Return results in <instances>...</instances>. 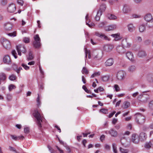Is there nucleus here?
Masks as SVG:
<instances>
[{
    "mask_svg": "<svg viewBox=\"0 0 153 153\" xmlns=\"http://www.w3.org/2000/svg\"><path fill=\"white\" fill-rule=\"evenodd\" d=\"M113 48V46L111 45H105L103 47V51L106 52H109L111 51Z\"/></svg>",
    "mask_w": 153,
    "mask_h": 153,
    "instance_id": "6e6552de",
    "label": "nucleus"
},
{
    "mask_svg": "<svg viewBox=\"0 0 153 153\" xmlns=\"http://www.w3.org/2000/svg\"><path fill=\"white\" fill-rule=\"evenodd\" d=\"M126 56L127 58L132 62L134 61L133 53L131 51H128L126 53Z\"/></svg>",
    "mask_w": 153,
    "mask_h": 153,
    "instance_id": "9d476101",
    "label": "nucleus"
},
{
    "mask_svg": "<svg viewBox=\"0 0 153 153\" xmlns=\"http://www.w3.org/2000/svg\"><path fill=\"white\" fill-rule=\"evenodd\" d=\"M147 138L146 134L144 132H142L140 134L139 137V140L144 141Z\"/></svg>",
    "mask_w": 153,
    "mask_h": 153,
    "instance_id": "9b49d317",
    "label": "nucleus"
},
{
    "mask_svg": "<svg viewBox=\"0 0 153 153\" xmlns=\"http://www.w3.org/2000/svg\"><path fill=\"white\" fill-rule=\"evenodd\" d=\"M126 75V73L124 71H120L117 72V77L118 80H122L124 79Z\"/></svg>",
    "mask_w": 153,
    "mask_h": 153,
    "instance_id": "20e7f679",
    "label": "nucleus"
},
{
    "mask_svg": "<svg viewBox=\"0 0 153 153\" xmlns=\"http://www.w3.org/2000/svg\"><path fill=\"white\" fill-rule=\"evenodd\" d=\"M22 65L26 70H27L29 69V67L25 65L24 64H22Z\"/></svg>",
    "mask_w": 153,
    "mask_h": 153,
    "instance_id": "bf43d9fd",
    "label": "nucleus"
},
{
    "mask_svg": "<svg viewBox=\"0 0 153 153\" xmlns=\"http://www.w3.org/2000/svg\"><path fill=\"white\" fill-rule=\"evenodd\" d=\"M9 149L10 151L14 152H15V153H18V152L16 151L15 148L13 147L10 146H9Z\"/></svg>",
    "mask_w": 153,
    "mask_h": 153,
    "instance_id": "79ce46f5",
    "label": "nucleus"
},
{
    "mask_svg": "<svg viewBox=\"0 0 153 153\" xmlns=\"http://www.w3.org/2000/svg\"><path fill=\"white\" fill-rule=\"evenodd\" d=\"M21 46L22 47L21 48V52H22L24 53H26V50H25V47L23 46H22V45H21Z\"/></svg>",
    "mask_w": 153,
    "mask_h": 153,
    "instance_id": "052dcab7",
    "label": "nucleus"
},
{
    "mask_svg": "<svg viewBox=\"0 0 153 153\" xmlns=\"http://www.w3.org/2000/svg\"><path fill=\"white\" fill-rule=\"evenodd\" d=\"M123 48L122 47H118L117 48V51L119 53H122L123 52H122L120 50H123Z\"/></svg>",
    "mask_w": 153,
    "mask_h": 153,
    "instance_id": "680f3d73",
    "label": "nucleus"
},
{
    "mask_svg": "<svg viewBox=\"0 0 153 153\" xmlns=\"http://www.w3.org/2000/svg\"><path fill=\"white\" fill-rule=\"evenodd\" d=\"M108 133L110 134L112 137H116L117 135V132L113 129H111L108 131Z\"/></svg>",
    "mask_w": 153,
    "mask_h": 153,
    "instance_id": "f3484780",
    "label": "nucleus"
},
{
    "mask_svg": "<svg viewBox=\"0 0 153 153\" xmlns=\"http://www.w3.org/2000/svg\"><path fill=\"white\" fill-rule=\"evenodd\" d=\"M122 44L124 48H129L131 46V44L127 42L126 39L125 41H122Z\"/></svg>",
    "mask_w": 153,
    "mask_h": 153,
    "instance_id": "aec40b11",
    "label": "nucleus"
},
{
    "mask_svg": "<svg viewBox=\"0 0 153 153\" xmlns=\"http://www.w3.org/2000/svg\"><path fill=\"white\" fill-rule=\"evenodd\" d=\"M84 50H85V57H86V58L88 54H88H90V53H91L90 51L87 50V49L86 48H84Z\"/></svg>",
    "mask_w": 153,
    "mask_h": 153,
    "instance_id": "8fccbe9b",
    "label": "nucleus"
},
{
    "mask_svg": "<svg viewBox=\"0 0 153 153\" xmlns=\"http://www.w3.org/2000/svg\"><path fill=\"white\" fill-rule=\"evenodd\" d=\"M82 88L84 90L85 92L87 93L91 94V91L90 90H88L85 85L82 86Z\"/></svg>",
    "mask_w": 153,
    "mask_h": 153,
    "instance_id": "4c0bfd02",
    "label": "nucleus"
},
{
    "mask_svg": "<svg viewBox=\"0 0 153 153\" xmlns=\"http://www.w3.org/2000/svg\"><path fill=\"white\" fill-rule=\"evenodd\" d=\"M128 10L127 9V6L126 5H124L123 8V11L124 13H127L128 12Z\"/></svg>",
    "mask_w": 153,
    "mask_h": 153,
    "instance_id": "a18cd8bd",
    "label": "nucleus"
},
{
    "mask_svg": "<svg viewBox=\"0 0 153 153\" xmlns=\"http://www.w3.org/2000/svg\"><path fill=\"white\" fill-rule=\"evenodd\" d=\"M136 69V67L134 65H132L128 67V70L130 72H133L135 71Z\"/></svg>",
    "mask_w": 153,
    "mask_h": 153,
    "instance_id": "a878e982",
    "label": "nucleus"
},
{
    "mask_svg": "<svg viewBox=\"0 0 153 153\" xmlns=\"http://www.w3.org/2000/svg\"><path fill=\"white\" fill-rule=\"evenodd\" d=\"M152 145V142L151 141H149V142L146 143L145 145V147L146 149H149L151 148Z\"/></svg>",
    "mask_w": 153,
    "mask_h": 153,
    "instance_id": "2f4dec72",
    "label": "nucleus"
},
{
    "mask_svg": "<svg viewBox=\"0 0 153 153\" xmlns=\"http://www.w3.org/2000/svg\"><path fill=\"white\" fill-rule=\"evenodd\" d=\"M13 67L14 68H15V70H16V71L18 74H19L20 71L22 69V68L21 67H19L18 69L17 66L15 64H14L13 65Z\"/></svg>",
    "mask_w": 153,
    "mask_h": 153,
    "instance_id": "bb28decb",
    "label": "nucleus"
},
{
    "mask_svg": "<svg viewBox=\"0 0 153 153\" xmlns=\"http://www.w3.org/2000/svg\"><path fill=\"white\" fill-rule=\"evenodd\" d=\"M34 41L33 42H39L41 39L38 34H37L34 36Z\"/></svg>",
    "mask_w": 153,
    "mask_h": 153,
    "instance_id": "72a5a7b5",
    "label": "nucleus"
},
{
    "mask_svg": "<svg viewBox=\"0 0 153 153\" xmlns=\"http://www.w3.org/2000/svg\"><path fill=\"white\" fill-rule=\"evenodd\" d=\"M24 42L26 43L30 42V38H29L25 37L23 39Z\"/></svg>",
    "mask_w": 153,
    "mask_h": 153,
    "instance_id": "09e8293b",
    "label": "nucleus"
},
{
    "mask_svg": "<svg viewBox=\"0 0 153 153\" xmlns=\"http://www.w3.org/2000/svg\"><path fill=\"white\" fill-rule=\"evenodd\" d=\"M130 103L127 101H125L123 102L122 107L124 109L127 108L130 106Z\"/></svg>",
    "mask_w": 153,
    "mask_h": 153,
    "instance_id": "412c9836",
    "label": "nucleus"
},
{
    "mask_svg": "<svg viewBox=\"0 0 153 153\" xmlns=\"http://www.w3.org/2000/svg\"><path fill=\"white\" fill-rule=\"evenodd\" d=\"M137 123L140 125L143 124L145 122V117L139 113L136 114L134 115Z\"/></svg>",
    "mask_w": 153,
    "mask_h": 153,
    "instance_id": "f03ea898",
    "label": "nucleus"
},
{
    "mask_svg": "<svg viewBox=\"0 0 153 153\" xmlns=\"http://www.w3.org/2000/svg\"><path fill=\"white\" fill-rule=\"evenodd\" d=\"M9 135L11 137L12 139L15 140H17V136L15 135H13L12 134H10Z\"/></svg>",
    "mask_w": 153,
    "mask_h": 153,
    "instance_id": "4d7b16f0",
    "label": "nucleus"
},
{
    "mask_svg": "<svg viewBox=\"0 0 153 153\" xmlns=\"http://www.w3.org/2000/svg\"><path fill=\"white\" fill-rule=\"evenodd\" d=\"M149 107L151 109L153 110V101H151L149 103Z\"/></svg>",
    "mask_w": 153,
    "mask_h": 153,
    "instance_id": "6e6d98bb",
    "label": "nucleus"
},
{
    "mask_svg": "<svg viewBox=\"0 0 153 153\" xmlns=\"http://www.w3.org/2000/svg\"><path fill=\"white\" fill-rule=\"evenodd\" d=\"M17 3L20 5L23 6L24 2L22 0H18Z\"/></svg>",
    "mask_w": 153,
    "mask_h": 153,
    "instance_id": "0e129e2a",
    "label": "nucleus"
},
{
    "mask_svg": "<svg viewBox=\"0 0 153 153\" xmlns=\"http://www.w3.org/2000/svg\"><path fill=\"white\" fill-rule=\"evenodd\" d=\"M16 76L14 74H12L10 75L9 77V79L11 81H13L16 80Z\"/></svg>",
    "mask_w": 153,
    "mask_h": 153,
    "instance_id": "58836bf2",
    "label": "nucleus"
},
{
    "mask_svg": "<svg viewBox=\"0 0 153 153\" xmlns=\"http://www.w3.org/2000/svg\"><path fill=\"white\" fill-rule=\"evenodd\" d=\"M6 98L8 101H10L11 99V96L10 94H7V95Z\"/></svg>",
    "mask_w": 153,
    "mask_h": 153,
    "instance_id": "e2e57ef3",
    "label": "nucleus"
},
{
    "mask_svg": "<svg viewBox=\"0 0 153 153\" xmlns=\"http://www.w3.org/2000/svg\"><path fill=\"white\" fill-rule=\"evenodd\" d=\"M147 80L150 82H153V77L151 75H148L147 76Z\"/></svg>",
    "mask_w": 153,
    "mask_h": 153,
    "instance_id": "c9c22d12",
    "label": "nucleus"
},
{
    "mask_svg": "<svg viewBox=\"0 0 153 153\" xmlns=\"http://www.w3.org/2000/svg\"><path fill=\"white\" fill-rule=\"evenodd\" d=\"M7 34L10 36H16V32L14 31L13 33H8Z\"/></svg>",
    "mask_w": 153,
    "mask_h": 153,
    "instance_id": "5fc2aeb1",
    "label": "nucleus"
},
{
    "mask_svg": "<svg viewBox=\"0 0 153 153\" xmlns=\"http://www.w3.org/2000/svg\"><path fill=\"white\" fill-rule=\"evenodd\" d=\"M7 78V76L4 73H0V84L2 82L5 83Z\"/></svg>",
    "mask_w": 153,
    "mask_h": 153,
    "instance_id": "423d86ee",
    "label": "nucleus"
},
{
    "mask_svg": "<svg viewBox=\"0 0 153 153\" xmlns=\"http://www.w3.org/2000/svg\"><path fill=\"white\" fill-rule=\"evenodd\" d=\"M100 75V72H95L91 76V78L94 77L97 75Z\"/></svg>",
    "mask_w": 153,
    "mask_h": 153,
    "instance_id": "c03bdc74",
    "label": "nucleus"
},
{
    "mask_svg": "<svg viewBox=\"0 0 153 153\" xmlns=\"http://www.w3.org/2000/svg\"><path fill=\"white\" fill-rule=\"evenodd\" d=\"M21 45H19L16 46V49L18 53V54L19 55H21V48H22Z\"/></svg>",
    "mask_w": 153,
    "mask_h": 153,
    "instance_id": "cd10ccee",
    "label": "nucleus"
},
{
    "mask_svg": "<svg viewBox=\"0 0 153 153\" xmlns=\"http://www.w3.org/2000/svg\"><path fill=\"white\" fill-rule=\"evenodd\" d=\"M11 53L12 55L14 56L15 59H16L17 58V53L15 50H13L11 51Z\"/></svg>",
    "mask_w": 153,
    "mask_h": 153,
    "instance_id": "37998d69",
    "label": "nucleus"
},
{
    "mask_svg": "<svg viewBox=\"0 0 153 153\" xmlns=\"http://www.w3.org/2000/svg\"><path fill=\"white\" fill-rule=\"evenodd\" d=\"M16 88V86L14 85L10 84L9 86V90L10 91H11L13 89Z\"/></svg>",
    "mask_w": 153,
    "mask_h": 153,
    "instance_id": "49530a36",
    "label": "nucleus"
},
{
    "mask_svg": "<svg viewBox=\"0 0 153 153\" xmlns=\"http://www.w3.org/2000/svg\"><path fill=\"white\" fill-rule=\"evenodd\" d=\"M111 36L113 37L114 38V39L116 41H118L120 39V33H118L115 34H112Z\"/></svg>",
    "mask_w": 153,
    "mask_h": 153,
    "instance_id": "4be33fe9",
    "label": "nucleus"
},
{
    "mask_svg": "<svg viewBox=\"0 0 153 153\" xmlns=\"http://www.w3.org/2000/svg\"><path fill=\"white\" fill-rule=\"evenodd\" d=\"M115 113H116L115 111H114L113 112L109 114L108 115V117L109 118H111L112 117H113V116L115 114Z\"/></svg>",
    "mask_w": 153,
    "mask_h": 153,
    "instance_id": "774afa93",
    "label": "nucleus"
},
{
    "mask_svg": "<svg viewBox=\"0 0 153 153\" xmlns=\"http://www.w3.org/2000/svg\"><path fill=\"white\" fill-rule=\"evenodd\" d=\"M40 42L41 41L36 42H33V44L34 47L36 48H39L41 46Z\"/></svg>",
    "mask_w": 153,
    "mask_h": 153,
    "instance_id": "393cba45",
    "label": "nucleus"
},
{
    "mask_svg": "<svg viewBox=\"0 0 153 153\" xmlns=\"http://www.w3.org/2000/svg\"><path fill=\"white\" fill-rule=\"evenodd\" d=\"M33 115L34 117L36 119V123L38 126L39 128L41 130L42 127L41 123L42 122L43 116L41 115L40 112L37 110L34 111Z\"/></svg>",
    "mask_w": 153,
    "mask_h": 153,
    "instance_id": "f257e3e1",
    "label": "nucleus"
},
{
    "mask_svg": "<svg viewBox=\"0 0 153 153\" xmlns=\"http://www.w3.org/2000/svg\"><path fill=\"white\" fill-rule=\"evenodd\" d=\"M145 29V27L144 25H141L139 27V31L140 32H143Z\"/></svg>",
    "mask_w": 153,
    "mask_h": 153,
    "instance_id": "ea45409f",
    "label": "nucleus"
},
{
    "mask_svg": "<svg viewBox=\"0 0 153 153\" xmlns=\"http://www.w3.org/2000/svg\"><path fill=\"white\" fill-rule=\"evenodd\" d=\"M114 88L115 89V90L116 91H120V88L119 86L117 84H115L114 85Z\"/></svg>",
    "mask_w": 153,
    "mask_h": 153,
    "instance_id": "3c124183",
    "label": "nucleus"
},
{
    "mask_svg": "<svg viewBox=\"0 0 153 153\" xmlns=\"http://www.w3.org/2000/svg\"><path fill=\"white\" fill-rule=\"evenodd\" d=\"M145 19L147 22L151 21L152 19V16L150 14H146L144 17Z\"/></svg>",
    "mask_w": 153,
    "mask_h": 153,
    "instance_id": "5701e85b",
    "label": "nucleus"
},
{
    "mask_svg": "<svg viewBox=\"0 0 153 153\" xmlns=\"http://www.w3.org/2000/svg\"><path fill=\"white\" fill-rule=\"evenodd\" d=\"M147 55L146 52L143 50H140L138 52L137 56L143 58Z\"/></svg>",
    "mask_w": 153,
    "mask_h": 153,
    "instance_id": "ddd939ff",
    "label": "nucleus"
},
{
    "mask_svg": "<svg viewBox=\"0 0 153 153\" xmlns=\"http://www.w3.org/2000/svg\"><path fill=\"white\" fill-rule=\"evenodd\" d=\"M114 61L112 58L108 59L105 63V65L107 66H110L112 65L114 63Z\"/></svg>",
    "mask_w": 153,
    "mask_h": 153,
    "instance_id": "f8f14e48",
    "label": "nucleus"
},
{
    "mask_svg": "<svg viewBox=\"0 0 153 153\" xmlns=\"http://www.w3.org/2000/svg\"><path fill=\"white\" fill-rule=\"evenodd\" d=\"M16 10V7L15 5L12 4H10L7 8V11L10 13H14Z\"/></svg>",
    "mask_w": 153,
    "mask_h": 153,
    "instance_id": "39448f33",
    "label": "nucleus"
},
{
    "mask_svg": "<svg viewBox=\"0 0 153 153\" xmlns=\"http://www.w3.org/2000/svg\"><path fill=\"white\" fill-rule=\"evenodd\" d=\"M106 8V6L105 4H102L100 5V10H100L101 12L102 13L105 11Z\"/></svg>",
    "mask_w": 153,
    "mask_h": 153,
    "instance_id": "c85d7f7f",
    "label": "nucleus"
},
{
    "mask_svg": "<svg viewBox=\"0 0 153 153\" xmlns=\"http://www.w3.org/2000/svg\"><path fill=\"white\" fill-rule=\"evenodd\" d=\"M95 35L105 40H109V39L104 34L99 33L98 32H96L95 34Z\"/></svg>",
    "mask_w": 153,
    "mask_h": 153,
    "instance_id": "1a4fd4ad",
    "label": "nucleus"
},
{
    "mask_svg": "<svg viewBox=\"0 0 153 153\" xmlns=\"http://www.w3.org/2000/svg\"><path fill=\"white\" fill-rule=\"evenodd\" d=\"M107 16L110 19H117V17L114 15L108 14L107 15Z\"/></svg>",
    "mask_w": 153,
    "mask_h": 153,
    "instance_id": "7c9ffc66",
    "label": "nucleus"
},
{
    "mask_svg": "<svg viewBox=\"0 0 153 153\" xmlns=\"http://www.w3.org/2000/svg\"><path fill=\"white\" fill-rule=\"evenodd\" d=\"M128 31L130 32H132L135 30V27L133 26L132 24H130L127 25Z\"/></svg>",
    "mask_w": 153,
    "mask_h": 153,
    "instance_id": "a211bd4d",
    "label": "nucleus"
},
{
    "mask_svg": "<svg viewBox=\"0 0 153 153\" xmlns=\"http://www.w3.org/2000/svg\"><path fill=\"white\" fill-rule=\"evenodd\" d=\"M82 72L83 74H88L89 73V71L88 70L86 67H84L82 71Z\"/></svg>",
    "mask_w": 153,
    "mask_h": 153,
    "instance_id": "f704fd0d",
    "label": "nucleus"
},
{
    "mask_svg": "<svg viewBox=\"0 0 153 153\" xmlns=\"http://www.w3.org/2000/svg\"><path fill=\"white\" fill-rule=\"evenodd\" d=\"M105 137V136L104 134H102L100 137V140L102 142L104 140Z\"/></svg>",
    "mask_w": 153,
    "mask_h": 153,
    "instance_id": "338daca9",
    "label": "nucleus"
},
{
    "mask_svg": "<svg viewBox=\"0 0 153 153\" xmlns=\"http://www.w3.org/2000/svg\"><path fill=\"white\" fill-rule=\"evenodd\" d=\"M137 98L138 100L143 102H147V99L143 97V94L139 95Z\"/></svg>",
    "mask_w": 153,
    "mask_h": 153,
    "instance_id": "dca6fc26",
    "label": "nucleus"
},
{
    "mask_svg": "<svg viewBox=\"0 0 153 153\" xmlns=\"http://www.w3.org/2000/svg\"><path fill=\"white\" fill-rule=\"evenodd\" d=\"M104 148L105 149L109 150L110 149L111 147L109 145L107 144H105L104 145Z\"/></svg>",
    "mask_w": 153,
    "mask_h": 153,
    "instance_id": "13d9d810",
    "label": "nucleus"
},
{
    "mask_svg": "<svg viewBox=\"0 0 153 153\" xmlns=\"http://www.w3.org/2000/svg\"><path fill=\"white\" fill-rule=\"evenodd\" d=\"M110 78V76L108 75H105L103 76L102 77V79L103 81L106 82L108 81Z\"/></svg>",
    "mask_w": 153,
    "mask_h": 153,
    "instance_id": "c756f323",
    "label": "nucleus"
},
{
    "mask_svg": "<svg viewBox=\"0 0 153 153\" xmlns=\"http://www.w3.org/2000/svg\"><path fill=\"white\" fill-rule=\"evenodd\" d=\"M17 140H23L24 138V137L22 135H21L20 136H17Z\"/></svg>",
    "mask_w": 153,
    "mask_h": 153,
    "instance_id": "69168bd1",
    "label": "nucleus"
},
{
    "mask_svg": "<svg viewBox=\"0 0 153 153\" xmlns=\"http://www.w3.org/2000/svg\"><path fill=\"white\" fill-rule=\"evenodd\" d=\"M12 27V25L10 23H7L5 25V28L7 31H8L11 30Z\"/></svg>",
    "mask_w": 153,
    "mask_h": 153,
    "instance_id": "6ab92c4d",
    "label": "nucleus"
},
{
    "mask_svg": "<svg viewBox=\"0 0 153 153\" xmlns=\"http://www.w3.org/2000/svg\"><path fill=\"white\" fill-rule=\"evenodd\" d=\"M37 102V106L39 107L41 104V101L39 95V94H38V97L36 99V100Z\"/></svg>",
    "mask_w": 153,
    "mask_h": 153,
    "instance_id": "473e14b6",
    "label": "nucleus"
},
{
    "mask_svg": "<svg viewBox=\"0 0 153 153\" xmlns=\"http://www.w3.org/2000/svg\"><path fill=\"white\" fill-rule=\"evenodd\" d=\"M102 14V13L101 12L100 10H98L97 13V14L95 17V19L97 21H99L100 19V16H101Z\"/></svg>",
    "mask_w": 153,
    "mask_h": 153,
    "instance_id": "b1692460",
    "label": "nucleus"
},
{
    "mask_svg": "<svg viewBox=\"0 0 153 153\" xmlns=\"http://www.w3.org/2000/svg\"><path fill=\"white\" fill-rule=\"evenodd\" d=\"M112 146L114 152V153H117V147H116L115 144L113 143L112 144Z\"/></svg>",
    "mask_w": 153,
    "mask_h": 153,
    "instance_id": "de8ad7c7",
    "label": "nucleus"
},
{
    "mask_svg": "<svg viewBox=\"0 0 153 153\" xmlns=\"http://www.w3.org/2000/svg\"><path fill=\"white\" fill-rule=\"evenodd\" d=\"M117 26L115 24L112 25L105 27V29L106 31H110L115 29L116 28Z\"/></svg>",
    "mask_w": 153,
    "mask_h": 153,
    "instance_id": "4468645a",
    "label": "nucleus"
},
{
    "mask_svg": "<svg viewBox=\"0 0 153 153\" xmlns=\"http://www.w3.org/2000/svg\"><path fill=\"white\" fill-rule=\"evenodd\" d=\"M24 132L26 134H28L30 132V128L29 127H26L24 128Z\"/></svg>",
    "mask_w": 153,
    "mask_h": 153,
    "instance_id": "603ef678",
    "label": "nucleus"
},
{
    "mask_svg": "<svg viewBox=\"0 0 153 153\" xmlns=\"http://www.w3.org/2000/svg\"><path fill=\"white\" fill-rule=\"evenodd\" d=\"M33 57L32 56V54L31 53H30L29 56L27 58V59L28 61L32 60L33 59Z\"/></svg>",
    "mask_w": 153,
    "mask_h": 153,
    "instance_id": "864d4df0",
    "label": "nucleus"
},
{
    "mask_svg": "<svg viewBox=\"0 0 153 153\" xmlns=\"http://www.w3.org/2000/svg\"><path fill=\"white\" fill-rule=\"evenodd\" d=\"M100 111L102 112L103 113L105 114H107L108 113V109L103 108L100 109Z\"/></svg>",
    "mask_w": 153,
    "mask_h": 153,
    "instance_id": "a19ab883",
    "label": "nucleus"
},
{
    "mask_svg": "<svg viewBox=\"0 0 153 153\" xmlns=\"http://www.w3.org/2000/svg\"><path fill=\"white\" fill-rule=\"evenodd\" d=\"M1 42L3 46L6 49L10 48V42L4 38H1Z\"/></svg>",
    "mask_w": 153,
    "mask_h": 153,
    "instance_id": "7ed1b4c3",
    "label": "nucleus"
},
{
    "mask_svg": "<svg viewBox=\"0 0 153 153\" xmlns=\"http://www.w3.org/2000/svg\"><path fill=\"white\" fill-rule=\"evenodd\" d=\"M119 149L122 153H128L129 152L128 149H123L121 147Z\"/></svg>",
    "mask_w": 153,
    "mask_h": 153,
    "instance_id": "e433bc0d",
    "label": "nucleus"
},
{
    "mask_svg": "<svg viewBox=\"0 0 153 153\" xmlns=\"http://www.w3.org/2000/svg\"><path fill=\"white\" fill-rule=\"evenodd\" d=\"M3 61L4 63L10 64L11 63L10 57L8 55L4 56L3 58Z\"/></svg>",
    "mask_w": 153,
    "mask_h": 153,
    "instance_id": "0eeeda50",
    "label": "nucleus"
},
{
    "mask_svg": "<svg viewBox=\"0 0 153 153\" xmlns=\"http://www.w3.org/2000/svg\"><path fill=\"white\" fill-rule=\"evenodd\" d=\"M131 140L134 143L136 144L138 143L139 142V138L136 137V134H132Z\"/></svg>",
    "mask_w": 153,
    "mask_h": 153,
    "instance_id": "2eb2a0df",
    "label": "nucleus"
}]
</instances>
